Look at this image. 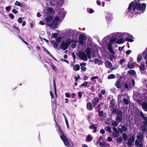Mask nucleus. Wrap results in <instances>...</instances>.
<instances>
[{"mask_svg":"<svg viewBox=\"0 0 147 147\" xmlns=\"http://www.w3.org/2000/svg\"><path fill=\"white\" fill-rule=\"evenodd\" d=\"M140 0H136L131 2L129 5L128 9L131 13L135 12L140 14L144 12L146 8V5L144 3L141 4L140 3Z\"/></svg>","mask_w":147,"mask_h":147,"instance_id":"obj_1","label":"nucleus"},{"mask_svg":"<svg viewBox=\"0 0 147 147\" xmlns=\"http://www.w3.org/2000/svg\"><path fill=\"white\" fill-rule=\"evenodd\" d=\"M110 36H108L106 37L104 39V41L106 42H107L109 40L110 38L111 37H115L117 36L119 37H126L125 38V40L126 41L131 42L134 41V40L132 39L133 38V36L127 33H113Z\"/></svg>","mask_w":147,"mask_h":147,"instance_id":"obj_2","label":"nucleus"},{"mask_svg":"<svg viewBox=\"0 0 147 147\" xmlns=\"http://www.w3.org/2000/svg\"><path fill=\"white\" fill-rule=\"evenodd\" d=\"M117 38H111L109 40V42L108 43L107 47L109 50L110 52L113 54H114L115 52L112 48V45L115 42V43L118 44H121L123 43L125 41L124 38H122L120 39L117 41Z\"/></svg>","mask_w":147,"mask_h":147,"instance_id":"obj_3","label":"nucleus"},{"mask_svg":"<svg viewBox=\"0 0 147 147\" xmlns=\"http://www.w3.org/2000/svg\"><path fill=\"white\" fill-rule=\"evenodd\" d=\"M53 17L52 16H49L47 17L45 19L47 21V25L49 26L52 27L53 26H55L57 25V23L55 22L54 20H53Z\"/></svg>","mask_w":147,"mask_h":147,"instance_id":"obj_4","label":"nucleus"},{"mask_svg":"<svg viewBox=\"0 0 147 147\" xmlns=\"http://www.w3.org/2000/svg\"><path fill=\"white\" fill-rule=\"evenodd\" d=\"M60 134V138L63 142L65 145L67 146V147H71L70 144L69 142V139L67 138L63 133Z\"/></svg>","mask_w":147,"mask_h":147,"instance_id":"obj_5","label":"nucleus"},{"mask_svg":"<svg viewBox=\"0 0 147 147\" xmlns=\"http://www.w3.org/2000/svg\"><path fill=\"white\" fill-rule=\"evenodd\" d=\"M132 84H130L129 80L127 81L125 83L123 87H124L126 89H128L129 88H131L134 86L135 84V81L133 79L131 81Z\"/></svg>","mask_w":147,"mask_h":147,"instance_id":"obj_6","label":"nucleus"},{"mask_svg":"<svg viewBox=\"0 0 147 147\" xmlns=\"http://www.w3.org/2000/svg\"><path fill=\"white\" fill-rule=\"evenodd\" d=\"M79 43L81 45H83L84 43V40H86V36L83 34H80L78 38Z\"/></svg>","mask_w":147,"mask_h":147,"instance_id":"obj_7","label":"nucleus"},{"mask_svg":"<svg viewBox=\"0 0 147 147\" xmlns=\"http://www.w3.org/2000/svg\"><path fill=\"white\" fill-rule=\"evenodd\" d=\"M68 47V46L66 43L64 41H62L61 45V48L64 51L67 49Z\"/></svg>","mask_w":147,"mask_h":147,"instance_id":"obj_8","label":"nucleus"},{"mask_svg":"<svg viewBox=\"0 0 147 147\" xmlns=\"http://www.w3.org/2000/svg\"><path fill=\"white\" fill-rule=\"evenodd\" d=\"M99 102V99L97 97H96L93 98L92 103L93 104V107L95 108L96 106L97 105Z\"/></svg>","mask_w":147,"mask_h":147,"instance_id":"obj_9","label":"nucleus"},{"mask_svg":"<svg viewBox=\"0 0 147 147\" xmlns=\"http://www.w3.org/2000/svg\"><path fill=\"white\" fill-rule=\"evenodd\" d=\"M79 55L81 59L84 61H87V58L86 55L84 52H81L79 53Z\"/></svg>","mask_w":147,"mask_h":147,"instance_id":"obj_10","label":"nucleus"},{"mask_svg":"<svg viewBox=\"0 0 147 147\" xmlns=\"http://www.w3.org/2000/svg\"><path fill=\"white\" fill-rule=\"evenodd\" d=\"M106 19L108 22L111 21L113 19L112 14L111 13L107 14L106 16Z\"/></svg>","mask_w":147,"mask_h":147,"instance_id":"obj_11","label":"nucleus"},{"mask_svg":"<svg viewBox=\"0 0 147 147\" xmlns=\"http://www.w3.org/2000/svg\"><path fill=\"white\" fill-rule=\"evenodd\" d=\"M123 83L122 81L119 80L116 82L115 85L117 88H119L122 86Z\"/></svg>","mask_w":147,"mask_h":147,"instance_id":"obj_12","label":"nucleus"},{"mask_svg":"<svg viewBox=\"0 0 147 147\" xmlns=\"http://www.w3.org/2000/svg\"><path fill=\"white\" fill-rule=\"evenodd\" d=\"M135 140L134 138L133 137H131L129 140L128 142V144L129 145H133L134 143Z\"/></svg>","mask_w":147,"mask_h":147,"instance_id":"obj_13","label":"nucleus"},{"mask_svg":"<svg viewBox=\"0 0 147 147\" xmlns=\"http://www.w3.org/2000/svg\"><path fill=\"white\" fill-rule=\"evenodd\" d=\"M143 141H140L138 140L135 141V145L138 147H143V144L142 143Z\"/></svg>","mask_w":147,"mask_h":147,"instance_id":"obj_14","label":"nucleus"},{"mask_svg":"<svg viewBox=\"0 0 147 147\" xmlns=\"http://www.w3.org/2000/svg\"><path fill=\"white\" fill-rule=\"evenodd\" d=\"M122 119V114L121 113L118 114L116 119V121L120 123L121 122Z\"/></svg>","mask_w":147,"mask_h":147,"instance_id":"obj_15","label":"nucleus"},{"mask_svg":"<svg viewBox=\"0 0 147 147\" xmlns=\"http://www.w3.org/2000/svg\"><path fill=\"white\" fill-rule=\"evenodd\" d=\"M101 105L100 104H99L95 108L96 112H97L98 113V114L99 116H101V111H100V110Z\"/></svg>","mask_w":147,"mask_h":147,"instance_id":"obj_16","label":"nucleus"},{"mask_svg":"<svg viewBox=\"0 0 147 147\" xmlns=\"http://www.w3.org/2000/svg\"><path fill=\"white\" fill-rule=\"evenodd\" d=\"M86 55L88 56L89 59L90 58L91 51L90 48L89 47H88L86 49Z\"/></svg>","mask_w":147,"mask_h":147,"instance_id":"obj_17","label":"nucleus"},{"mask_svg":"<svg viewBox=\"0 0 147 147\" xmlns=\"http://www.w3.org/2000/svg\"><path fill=\"white\" fill-rule=\"evenodd\" d=\"M140 115L145 121L144 124L147 126V117H145L142 112H140Z\"/></svg>","mask_w":147,"mask_h":147,"instance_id":"obj_18","label":"nucleus"},{"mask_svg":"<svg viewBox=\"0 0 147 147\" xmlns=\"http://www.w3.org/2000/svg\"><path fill=\"white\" fill-rule=\"evenodd\" d=\"M86 107L88 110L92 111L93 109L92 104L90 102H89L87 103Z\"/></svg>","mask_w":147,"mask_h":147,"instance_id":"obj_19","label":"nucleus"},{"mask_svg":"<svg viewBox=\"0 0 147 147\" xmlns=\"http://www.w3.org/2000/svg\"><path fill=\"white\" fill-rule=\"evenodd\" d=\"M127 66L130 69L133 68L135 67L134 64L132 61L129 62Z\"/></svg>","mask_w":147,"mask_h":147,"instance_id":"obj_20","label":"nucleus"},{"mask_svg":"<svg viewBox=\"0 0 147 147\" xmlns=\"http://www.w3.org/2000/svg\"><path fill=\"white\" fill-rule=\"evenodd\" d=\"M105 64L107 67H108L110 69L113 65L111 62L108 61H106L105 63Z\"/></svg>","mask_w":147,"mask_h":147,"instance_id":"obj_21","label":"nucleus"},{"mask_svg":"<svg viewBox=\"0 0 147 147\" xmlns=\"http://www.w3.org/2000/svg\"><path fill=\"white\" fill-rule=\"evenodd\" d=\"M51 43L55 48L57 49V48L59 45L58 43L54 41H51Z\"/></svg>","mask_w":147,"mask_h":147,"instance_id":"obj_22","label":"nucleus"},{"mask_svg":"<svg viewBox=\"0 0 147 147\" xmlns=\"http://www.w3.org/2000/svg\"><path fill=\"white\" fill-rule=\"evenodd\" d=\"M123 102L124 104L125 105H128L129 103V98H124L123 99Z\"/></svg>","mask_w":147,"mask_h":147,"instance_id":"obj_23","label":"nucleus"},{"mask_svg":"<svg viewBox=\"0 0 147 147\" xmlns=\"http://www.w3.org/2000/svg\"><path fill=\"white\" fill-rule=\"evenodd\" d=\"M93 138L91 137L90 134H89L88 135L86 138V141L87 142H90L92 140Z\"/></svg>","mask_w":147,"mask_h":147,"instance_id":"obj_24","label":"nucleus"},{"mask_svg":"<svg viewBox=\"0 0 147 147\" xmlns=\"http://www.w3.org/2000/svg\"><path fill=\"white\" fill-rule=\"evenodd\" d=\"M80 67L78 64H76L73 67V69L75 71H77L80 69Z\"/></svg>","mask_w":147,"mask_h":147,"instance_id":"obj_25","label":"nucleus"},{"mask_svg":"<svg viewBox=\"0 0 147 147\" xmlns=\"http://www.w3.org/2000/svg\"><path fill=\"white\" fill-rule=\"evenodd\" d=\"M54 120L55 121V123L56 124V125L57 126V127H58V130L59 132V134H60L63 133V131H62V130L60 127V126L58 125L57 123V122L56 120H55V119H54Z\"/></svg>","mask_w":147,"mask_h":147,"instance_id":"obj_26","label":"nucleus"},{"mask_svg":"<svg viewBox=\"0 0 147 147\" xmlns=\"http://www.w3.org/2000/svg\"><path fill=\"white\" fill-rule=\"evenodd\" d=\"M44 51H46V53L47 54L49 55L51 57L53 58L54 60H56V59H55L46 48H45L44 49Z\"/></svg>","mask_w":147,"mask_h":147,"instance_id":"obj_27","label":"nucleus"},{"mask_svg":"<svg viewBox=\"0 0 147 147\" xmlns=\"http://www.w3.org/2000/svg\"><path fill=\"white\" fill-rule=\"evenodd\" d=\"M99 138V139H98V140L96 144L98 147H101V141H100L101 136H100Z\"/></svg>","mask_w":147,"mask_h":147,"instance_id":"obj_28","label":"nucleus"},{"mask_svg":"<svg viewBox=\"0 0 147 147\" xmlns=\"http://www.w3.org/2000/svg\"><path fill=\"white\" fill-rule=\"evenodd\" d=\"M142 107L143 109L147 111V103L145 102H143L142 105Z\"/></svg>","mask_w":147,"mask_h":147,"instance_id":"obj_29","label":"nucleus"},{"mask_svg":"<svg viewBox=\"0 0 147 147\" xmlns=\"http://www.w3.org/2000/svg\"><path fill=\"white\" fill-rule=\"evenodd\" d=\"M140 69L141 70L143 71L145 70V66L144 64V62H142L141 64L139 66Z\"/></svg>","mask_w":147,"mask_h":147,"instance_id":"obj_30","label":"nucleus"},{"mask_svg":"<svg viewBox=\"0 0 147 147\" xmlns=\"http://www.w3.org/2000/svg\"><path fill=\"white\" fill-rule=\"evenodd\" d=\"M137 140L140 141H144V139L143 137L141 135H138L137 136Z\"/></svg>","mask_w":147,"mask_h":147,"instance_id":"obj_31","label":"nucleus"},{"mask_svg":"<svg viewBox=\"0 0 147 147\" xmlns=\"http://www.w3.org/2000/svg\"><path fill=\"white\" fill-rule=\"evenodd\" d=\"M90 128L91 129H94V132L96 133L97 131V127L94 125V124H92V125H90Z\"/></svg>","mask_w":147,"mask_h":147,"instance_id":"obj_32","label":"nucleus"},{"mask_svg":"<svg viewBox=\"0 0 147 147\" xmlns=\"http://www.w3.org/2000/svg\"><path fill=\"white\" fill-rule=\"evenodd\" d=\"M143 54L144 59H147V48L143 52Z\"/></svg>","mask_w":147,"mask_h":147,"instance_id":"obj_33","label":"nucleus"},{"mask_svg":"<svg viewBox=\"0 0 147 147\" xmlns=\"http://www.w3.org/2000/svg\"><path fill=\"white\" fill-rule=\"evenodd\" d=\"M88 84V82L86 81L80 85L79 87L80 88H82V87H86L87 86Z\"/></svg>","mask_w":147,"mask_h":147,"instance_id":"obj_34","label":"nucleus"},{"mask_svg":"<svg viewBox=\"0 0 147 147\" xmlns=\"http://www.w3.org/2000/svg\"><path fill=\"white\" fill-rule=\"evenodd\" d=\"M65 42L68 46L72 42V40L70 38H68L66 40V42Z\"/></svg>","mask_w":147,"mask_h":147,"instance_id":"obj_35","label":"nucleus"},{"mask_svg":"<svg viewBox=\"0 0 147 147\" xmlns=\"http://www.w3.org/2000/svg\"><path fill=\"white\" fill-rule=\"evenodd\" d=\"M116 76L113 74H111L109 75L108 77V78L109 79L115 78Z\"/></svg>","mask_w":147,"mask_h":147,"instance_id":"obj_36","label":"nucleus"},{"mask_svg":"<svg viewBox=\"0 0 147 147\" xmlns=\"http://www.w3.org/2000/svg\"><path fill=\"white\" fill-rule=\"evenodd\" d=\"M118 67V65L115 64L114 65L113 67L111 68V71H113L117 69Z\"/></svg>","mask_w":147,"mask_h":147,"instance_id":"obj_37","label":"nucleus"},{"mask_svg":"<svg viewBox=\"0 0 147 147\" xmlns=\"http://www.w3.org/2000/svg\"><path fill=\"white\" fill-rule=\"evenodd\" d=\"M113 136L114 137H117L119 136V132L118 131L114 132L113 133Z\"/></svg>","mask_w":147,"mask_h":147,"instance_id":"obj_38","label":"nucleus"},{"mask_svg":"<svg viewBox=\"0 0 147 147\" xmlns=\"http://www.w3.org/2000/svg\"><path fill=\"white\" fill-rule=\"evenodd\" d=\"M125 95L124 94H119L118 97V100L121 101V98L124 97Z\"/></svg>","mask_w":147,"mask_h":147,"instance_id":"obj_39","label":"nucleus"},{"mask_svg":"<svg viewBox=\"0 0 147 147\" xmlns=\"http://www.w3.org/2000/svg\"><path fill=\"white\" fill-rule=\"evenodd\" d=\"M112 125L113 126H117L118 124V122L114 121H113L112 122Z\"/></svg>","mask_w":147,"mask_h":147,"instance_id":"obj_40","label":"nucleus"},{"mask_svg":"<svg viewBox=\"0 0 147 147\" xmlns=\"http://www.w3.org/2000/svg\"><path fill=\"white\" fill-rule=\"evenodd\" d=\"M122 136L123 140L125 141H127V138L126 134L124 133L123 134Z\"/></svg>","mask_w":147,"mask_h":147,"instance_id":"obj_41","label":"nucleus"},{"mask_svg":"<svg viewBox=\"0 0 147 147\" xmlns=\"http://www.w3.org/2000/svg\"><path fill=\"white\" fill-rule=\"evenodd\" d=\"M128 73L132 75H134L136 74V72L133 70H131L128 71Z\"/></svg>","mask_w":147,"mask_h":147,"instance_id":"obj_42","label":"nucleus"},{"mask_svg":"<svg viewBox=\"0 0 147 147\" xmlns=\"http://www.w3.org/2000/svg\"><path fill=\"white\" fill-rule=\"evenodd\" d=\"M47 11L49 12V13H52L53 10V9L51 7H48V8L47 9Z\"/></svg>","mask_w":147,"mask_h":147,"instance_id":"obj_43","label":"nucleus"},{"mask_svg":"<svg viewBox=\"0 0 147 147\" xmlns=\"http://www.w3.org/2000/svg\"><path fill=\"white\" fill-rule=\"evenodd\" d=\"M141 129L142 130L144 131H146V130L147 129H146L145 128V126L143 125H142L141 126Z\"/></svg>","mask_w":147,"mask_h":147,"instance_id":"obj_44","label":"nucleus"},{"mask_svg":"<svg viewBox=\"0 0 147 147\" xmlns=\"http://www.w3.org/2000/svg\"><path fill=\"white\" fill-rule=\"evenodd\" d=\"M94 61V62H95V63H98V64H100V61H99V60L98 59H97L96 58L95 59Z\"/></svg>","mask_w":147,"mask_h":147,"instance_id":"obj_45","label":"nucleus"},{"mask_svg":"<svg viewBox=\"0 0 147 147\" xmlns=\"http://www.w3.org/2000/svg\"><path fill=\"white\" fill-rule=\"evenodd\" d=\"M142 59V57L141 55H139L137 57V61L138 62L141 60Z\"/></svg>","mask_w":147,"mask_h":147,"instance_id":"obj_46","label":"nucleus"},{"mask_svg":"<svg viewBox=\"0 0 147 147\" xmlns=\"http://www.w3.org/2000/svg\"><path fill=\"white\" fill-rule=\"evenodd\" d=\"M117 140L118 143H121L122 142V139L121 137H120L117 139Z\"/></svg>","mask_w":147,"mask_h":147,"instance_id":"obj_47","label":"nucleus"},{"mask_svg":"<svg viewBox=\"0 0 147 147\" xmlns=\"http://www.w3.org/2000/svg\"><path fill=\"white\" fill-rule=\"evenodd\" d=\"M56 41L57 43H59L61 42V38L60 37H58L56 39Z\"/></svg>","mask_w":147,"mask_h":147,"instance_id":"obj_48","label":"nucleus"},{"mask_svg":"<svg viewBox=\"0 0 147 147\" xmlns=\"http://www.w3.org/2000/svg\"><path fill=\"white\" fill-rule=\"evenodd\" d=\"M125 59H121L120 60L119 63L121 64H122L125 62Z\"/></svg>","mask_w":147,"mask_h":147,"instance_id":"obj_49","label":"nucleus"},{"mask_svg":"<svg viewBox=\"0 0 147 147\" xmlns=\"http://www.w3.org/2000/svg\"><path fill=\"white\" fill-rule=\"evenodd\" d=\"M98 78V77L97 76H95L91 77L90 79L92 81H94L95 79Z\"/></svg>","mask_w":147,"mask_h":147,"instance_id":"obj_50","label":"nucleus"},{"mask_svg":"<svg viewBox=\"0 0 147 147\" xmlns=\"http://www.w3.org/2000/svg\"><path fill=\"white\" fill-rule=\"evenodd\" d=\"M77 46V44L76 43H72L71 45V48L73 49H74Z\"/></svg>","mask_w":147,"mask_h":147,"instance_id":"obj_51","label":"nucleus"},{"mask_svg":"<svg viewBox=\"0 0 147 147\" xmlns=\"http://www.w3.org/2000/svg\"><path fill=\"white\" fill-rule=\"evenodd\" d=\"M57 35H58L57 33H52V36L54 38H57Z\"/></svg>","mask_w":147,"mask_h":147,"instance_id":"obj_52","label":"nucleus"},{"mask_svg":"<svg viewBox=\"0 0 147 147\" xmlns=\"http://www.w3.org/2000/svg\"><path fill=\"white\" fill-rule=\"evenodd\" d=\"M15 5H18V6H21V4L20 3L17 1H16V3H15Z\"/></svg>","mask_w":147,"mask_h":147,"instance_id":"obj_53","label":"nucleus"},{"mask_svg":"<svg viewBox=\"0 0 147 147\" xmlns=\"http://www.w3.org/2000/svg\"><path fill=\"white\" fill-rule=\"evenodd\" d=\"M122 131H127L126 128L125 126L123 125L122 127Z\"/></svg>","mask_w":147,"mask_h":147,"instance_id":"obj_54","label":"nucleus"},{"mask_svg":"<svg viewBox=\"0 0 147 147\" xmlns=\"http://www.w3.org/2000/svg\"><path fill=\"white\" fill-rule=\"evenodd\" d=\"M18 22L20 24L22 23V18L20 17L19 18L18 20Z\"/></svg>","mask_w":147,"mask_h":147,"instance_id":"obj_55","label":"nucleus"},{"mask_svg":"<svg viewBox=\"0 0 147 147\" xmlns=\"http://www.w3.org/2000/svg\"><path fill=\"white\" fill-rule=\"evenodd\" d=\"M86 63L85 62L80 63V66H81V67H84L85 66H86Z\"/></svg>","mask_w":147,"mask_h":147,"instance_id":"obj_56","label":"nucleus"},{"mask_svg":"<svg viewBox=\"0 0 147 147\" xmlns=\"http://www.w3.org/2000/svg\"><path fill=\"white\" fill-rule=\"evenodd\" d=\"M81 69L82 71H85L86 70L87 68L86 67H81Z\"/></svg>","mask_w":147,"mask_h":147,"instance_id":"obj_57","label":"nucleus"},{"mask_svg":"<svg viewBox=\"0 0 147 147\" xmlns=\"http://www.w3.org/2000/svg\"><path fill=\"white\" fill-rule=\"evenodd\" d=\"M13 13L14 14H16L18 13V11L16 10V9H13L12 11Z\"/></svg>","mask_w":147,"mask_h":147,"instance_id":"obj_58","label":"nucleus"},{"mask_svg":"<svg viewBox=\"0 0 147 147\" xmlns=\"http://www.w3.org/2000/svg\"><path fill=\"white\" fill-rule=\"evenodd\" d=\"M50 94L51 96V97L52 99L54 98V96L52 91H50Z\"/></svg>","mask_w":147,"mask_h":147,"instance_id":"obj_59","label":"nucleus"},{"mask_svg":"<svg viewBox=\"0 0 147 147\" xmlns=\"http://www.w3.org/2000/svg\"><path fill=\"white\" fill-rule=\"evenodd\" d=\"M13 28L15 31L18 30V28L16 26H14Z\"/></svg>","mask_w":147,"mask_h":147,"instance_id":"obj_60","label":"nucleus"},{"mask_svg":"<svg viewBox=\"0 0 147 147\" xmlns=\"http://www.w3.org/2000/svg\"><path fill=\"white\" fill-rule=\"evenodd\" d=\"M80 77V76L78 75V77H77V76L75 77H74V79H75L76 81H77L78 80Z\"/></svg>","mask_w":147,"mask_h":147,"instance_id":"obj_61","label":"nucleus"},{"mask_svg":"<svg viewBox=\"0 0 147 147\" xmlns=\"http://www.w3.org/2000/svg\"><path fill=\"white\" fill-rule=\"evenodd\" d=\"M106 130L108 131L109 132H111V129L110 127H107L106 128Z\"/></svg>","mask_w":147,"mask_h":147,"instance_id":"obj_62","label":"nucleus"},{"mask_svg":"<svg viewBox=\"0 0 147 147\" xmlns=\"http://www.w3.org/2000/svg\"><path fill=\"white\" fill-rule=\"evenodd\" d=\"M71 40H72V42H76V43H77L78 42V40L77 39L75 40L74 39H72Z\"/></svg>","mask_w":147,"mask_h":147,"instance_id":"obj_63","label":"nucleus"},{"mask_svg":"<svg viewBox=\"0 0 147 147\" xmlns=\"http://www.w3.org/2000/svg\"><path fill=\"white\" fill-rule=\"evenodd\" d=\"M9 17L11 18V19H13L14 18V15H13V14H9Z\"/></svg>","mask_w":147,"mask_h":147,"instance_id":"obj_64","label":"nucleus"}]
</instances>
